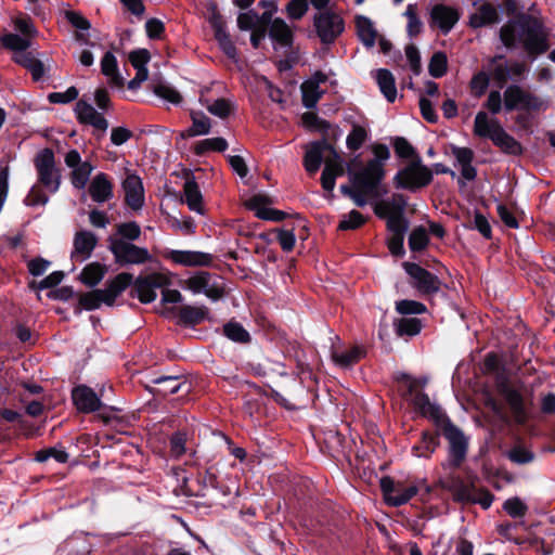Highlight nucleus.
<instances>
[{
  "label": "nucleus",
  "instance_id": "37",
  "mask_svg": "<svg viewBox=\"0 0 555 555\" xmlns=\"http://www.w3.org/2000/svg\"><path fill=\"white\" fill-rule=\"evenodd\" d=\"M356 26L358 36L363 44L367 48H373L376 42L377 30L372 21L365 16H358L356 18Z\"/></svg>",
  "mask_w": 555,
  "mask_h": 555
},
{
  "label": "nucleus",
  "instance_id": "33",
  "mask_svg": "<svg viewBox=\"0 0 555 555\" xmlns=\"http://www.w3.org/2000/svg\"><path fill=\"white\" fill-rule=\"evenodd\" d=\"M365 354V349L361 346H353L347 350L335 349L332 352L333 361L340 367H349L360 361Z\"/></svg>",
  "mask_w": 555,
  "mask_h": 555
},
{
  "label": "nucleus",
  "instance_id": "64",
  "mask_svg": "<svg viewBox=\"0 0 555 555\" xmlns=\"http://www.w3.org/2000/svg\"><path fill=\"white\" fill-rule=\"evenodd\" d=\"M488 86L489 76L485 72H479L472 78L470 88L477 96L482 95L486 92Z\"/></svg>",
  "mask_w": 555,
  "mask_h": 555
},
{
  "label": "nucleus",
  "instance_id": "24",
  "mask_svg": "<svg viewBox=\"0 0 555 555\" xmlns=\"http://www.w3.org/2000/svg\"><path fill=\"white\" fill-rule=\"evenodd\" d=\"M182 202L185 203L191 211L198 215H205V206L202 191L194 178L186 179L183 185Z\"/></svg>",
  "mask_w": 555,
  "mask_h": 555
},
{
  "label": "nucleus",
  "instance_id": "12",
  "mask_svg": "<svg viewBox=\"0 0 555 555\" xmlns=\"http://www.w3.org/2000/svg\"><path fill=\"white\" fill-rule=\"evenodd\" d=\"M169 284L166 275L160 273H153L143 279H138L134 282V292L143 304H150L157 297L156 291Z\"/></svg>",
  "mask_w": 555,
  "mask_h": 555
},
{
  "label": "nucleus",
  "instance_id": "60",
  "mask_svg": "<svg viewBox=\"0 0 555 555\" xmlns=\"http://www.w3.org/2000/svg\"><path fill=\"white\" fill-rule=\"evenodd\" d=\"M215 38L217 39L219 47L221 50L230 57L235 59L236 57V49L230 38V35L224 31H219L215 34Z\"/></svg>",
  "mask_w": 555,
  "mask_h": 555
},
{
  "label": "nucleus",
  "instance_id": "26",
  "mask_svg": "<svg viewBox=\"0 0 555 555\" xmlns=\"http://www.w3.org/2000/svg\"><path fill=\"white\" fill-rule=\"evenodd\" d=\"M133 282L130 273L122 272L111 280L106 287L101 289L104 296V305L113 306L116 298Z\"/></svg>",
  "mask_w": 555,
  "mask_h": 555
},
{
  "label": "nucleus",
  "instance_id": "23",
  "mask_svg": "<svg viewBox=\"0 0 555 555\" xmlns=\"http://www.w3.org/2000/svg\"><path fill=\"white\" fill-rule=\"evenodd\" d=\"M328 144L325 140L314 141L306 145V153L304 157V167L310 175L315 173L322 163L324 152H328Z\"/></svg>",
  "mask_w": 555,
  "mask_h": 555
},
{
  "label": "nucleus",
  "instance_id": "55",
  "mask_svg": "<svg viewBox=\"0 0 555 555\" xmlns=\"http://www.w3.org/2000/svg\"><path fill=\"white\" fill-rule=\"evenodd\" d=\"M117 234L119 235L117 238L130 242L139 238L141 229L135 222H125L117 227Z\"/></svg>",
  "mask_w": 555,
  "mask_h": 555
},
{
  "label": "nucleus",
  "instance_id": "19",
  "mask_svg": "<svg viewBox=\"0 0 555 555\" xmlns=\"http://www.w3.org/2000/svg\"><path fill=\"white\" fill-rule=\"evenodd\" d=\"M151 55L146 49H139L130 52L129 61L133 68L137 70L135 77L128 82V89L138 90L142 82L149 77V70L146 68L150 62Z\"/></svg>",
  "mask_w": 555,
  "mask_h": 555
},
{
  "label": "nucleus",
  "instance_id": "54",
  "mask_svg": "<svg viewBox=\"0 0 555 555\" xmlns=\"http://www.w3.org/2000/svg\"><path fill=\"white\" fill-rule=\"evenodd\" d=\"M50 457H53L59 463H65L68 460V453L64 449L57 448H49L36 453V461L38 462H46Z\"/></svg>",
  "mask_w": 555,
  "mask_h": 555
},
{
  "label": "nucleus",
  "instance_id": "16",
  "mask_svg": "<svg viewBox=\"0 0 555 555\" xmlns=\"http://www.w3.org/2000/svg\"><path fill=\"white\" fill-rule=\"evenodd\" d=\"M75 114L80 124L89 125L103 133L108 128L105 117L86 101H78L76 103Z\"/></svg>",
  "mask_w": 555,
  "mask_h": 555
},
{
  "label": "nucleus",
  "instance_id": "30",
  "mask_svg": "<svg viewBox=\"0 0 555 555\" xmlns=\"http://www.w3.org/2000/svg\"><path fill=\"white\" fill-rule=\"evenodd\" d=\"M325 80L323 74H317L312 79L305 81L301 85L302 103L306 107L312 108L317 105L318 101L323 94L320 88V82Z\"/></svg>",
  "mask_w": 555,
  "mask_h": 555
},
{
  "label": "nucleus",
  "instance_id": "43",
  "mask_svg": "<svg viewBox=\"0 0 555 555\" xmlns=\"http://www.w3.org/2000/svg\"><path fill=\"white\" fill-rule=\"evenodd\" d=\"M63 15L76 29L81 31L77 34V40H85L83 31H88L91 26L89 21L80 12L69 9L64 10Z\"/></svg>",
  "mask_w": 555,
  "mask_h": 555
},
{
  "label": "nucleus",
  "instance_id": "14",
  "mask_svg": "<svg viewBox=\"0 0 555 555\" xmlns=\"http://www.w3.org/2000/svg\"><path fill=\"white\" fill-rule=\"evenodd\" d=\"M121 186L127 205L133 210H140L144 205V188L141 178L127 170Z\"/></svg>",
  "mask_w": 555,
  "mask_h": 555
},
{
  "label": "nucleus",
  "instance_id": "4",
  "mask_svg": "<svg viewBox=\"0 0 555 555\" xmlns=\"http://www.w3.org/2000/svg\"><path fill=\"white\" fill-rule=\"evenodd\" d=\"M433 180V171L425 166L420 156L400 169L393 178L396 188L410 191L420 190Z\"/></svg>",
  "mask_w": 555,
  "mask_h": 555
},
{
  "label": "nucleus",
  "instance_id": "32",
  "mask_svg": "<svg viewBox=\"0 0 555 555\" xmlns=\"http://www.w3.org/2000/svg\"><path fill=\"white\" fill-rule=\"evenodd\" d=\"M101 72L111 86L120 88L125 85L124 76L118 73L116 56L109 51L104 54L101 61Z\"/></svg>",
  "mask_w": 555,
  "mask_h": 555
},
{
  "label": "nucleus",
  "instance_id": "56",
  "mask_svg": "<svg viewBox=\"0 0 555 555\" xmlns=\"http://www.w3.org/2000/svg\"><path fill=\"white\" fill-rule=\"evenodd\" d=\"M396 309L401 314H422L426 311V307L415 300H400L396 304Z\"/></svg>",
  "mask_w": 555,
  "mask_h": 555
},
{
  "label": "nucleus",
  "instance_id": "31",
  "mask_svg": "<svg viewBox=\"0 0 555 555\" xmlns=\"http://www.w3.org/2000/svg\"><path fill=\"white\" fill-rule=\"evenodd\" d=\"M406 199L402 194H393L390 198L377 202L374 211L378 217L403 214Z\"/></svg>",
  "mask_w": 555,
  "mask_h": 555
},
{
  "label": "nucleus",
  "instance_id": "13",
  "mask_svg": "<svg viewBox=\"0 0 555 555\" xmlns=\"http://www.w3.org/2000/svg\"><path fill=\"white\" fill-rule=\"evenodd\" d=\"M405 272L413 279L414 286L423 294H435L440 289V280L416 263L404 262Z\"/></svg>",
  "mask_w": 555,
  "mask_h": 555
},
{
  "label": "nucleus",
  "instance_id": "21",
  "mask_svg": "<svg viewBox=\"0 0 555 555\" xmlns=\"http://www.w3.org/2000/svg\"><path fill=\"white\" fill-rule=\"evenodd\" d=\"M459 21L457 12L444 4H436L430 11V23L448 34Z\"/></svg>",
  "mask_w": 555,
  "mask_h": 555
},
{
  "label": "nucleus",
  "instance_id": "44",
  "mask_svg": "<svg viewBox=\"0 0 555 555\" xmlns=\"http://www.w3.org/2000/svg\"><path fill=\"white\" fill-rule=\"evenodd\" d=\"M448 69V59L446 53L443 52H436L433 54L429 65H428V72L431 77L434 78H440L442 77Z\"/></svg>",
  "mask_w": 555,
  "mask_h": 555
},
{
  "label": "nucleus",
  "instance_id": "46",
  "mask_svg": "<svg viewBox=\"0 0 555 555\" xmlns=\"http://www.w3.org/2000/svg\"><path fill=\"white\" fill-rule=\"evenodd\" d=\"M367 139V131L362 126H353L346 139V145L351 151L359 150Z\"/></svg>",
  "mask_w": 555,
  "mask_h": 555
},
{
  "label": "nucleus",
  "instance_id": "17",
  "mask_svg": "<svg viewBox=\"0 0 555 555\" xmlns=\"http://www.w3.org/2000/svg\"><path fill=\"white\" fill-rule=\"evenodd\" d=\"M96 243L98 238L92 232L87 230L78 231L74 236L72 259L79 262L87 260L95 248Z\"/></svg>",
  "mask_w": 555,
  "mask_h": 555
},
{
  "label": "nucleus",
  "instance_id": "57",
  "mask_svg": "<svg viewBox=\"0 0 555 555\" xmlns=\"http://www.w3.org/2000/svg\"><path fill=\"white\" fill-rule=\"evenodd\" d=\"M503 509L513 518L525 516L527 512L526 504L518 498H512L504 502Z\"/></svg>",
  "mask_w": 555,
  "mask_h": 555
},
{
  "label": "nucleus",
  "instance_id": "5",
  "mask_svg": "<svg viewBox=\"0 0 555 555\" xmlns=\"http://www.w3.org/2000/svg\"><path fill=\"white\" fill-rule=\"evenodd\" d=\"M183 288L194 295L203 294L208 299L217 301L224 295V281L219 275L199 271L182 282Z\"/></svg>",
  "mask_w": 555,
  "mask_h": 555
},
{
  "label": "nucleus",
  "instance_id": "10",
  "mask_svg": "<svg viewBox=\"0 0 555 555\" xmlns=\"http://www.w3.org/2000/svg\"><path fill=\"white\" fill-rule=\"evenodd\" d=\"M314 26L321 41L331 43L343 33L344 21L340 15L326 11L315 16Z\"/></svg>",
  "mask_w": 555,
  "mask_h": 555
},
{
  "label": "nucleus",
  "instance_id": "62",
  "mask_svg": "<svg viewBox=\"0 0 555 555\" xmlns=\"http://www.w3.org/2000/svg\"><path fill=\"white\" fill-rule=\"evenodd\" d=\"M208 112L220 118H224L231 113V104L224 99H218L206 105Z\"/></svg>",
  "mask_w": 555,
  "mask_h": 555
},
{
  "label": "nucleus",
  "instance_id": "18",
  "mask_svg": "<svg viewBox=\"0 0 555 555\" xmlns=\"http://www.w3.org/2000/svg\"><path fill=\"white\" fill-rule=\"evenodd\" d=\"M271 202L268 196L257 194L245 202V207L255 212L256 217L263 220L280 221L284 219V212L270 208Z\"/></svg>",
  "mask_w": 555,
  "mask_h": 555
},
{
  "label": "nucleus",
  "instance_id": "40",
  "mask_svg": "<svg viewBox=\"0 0 555 555\" xmlns=\"http://www.w3.org/2000/svg\"><path fill=\"white\" fill-rule=\"evenodd\" d=\"M505 454L511 462L517 465L529 464L535 459L534 452L521 442H516Z\"/></svg>",
  "mask_w": 555,
  "mask_h": 555
},
{
  "label": "nucleus",
  "instance_id": "41",
  "mask_svg": "<svg viewBox=\"0 0 555 555\" xmlns=\"http://www.w3.org/2000/svg\"><path fill=\"white\" fill-rule=\"evenodd\" d=\"M106 273L105 266L99 262H92L85 267L80 273V281L87 286L93 287L98 285Z\"/></svg>",
  "mask_w": 555,
  "mask_h": 555
},
{
  "label": "nucleus",
  "instance_id": "20",
  "mask_svg": "<svg viewBox=\"0 0 555 555\" xmlns=\"http://www.w3.org/2000/svg\"><path fill=\"white\" fill-rule=\"evenodd\" d=\"M500 13L498 7L492 3L483 2L475 4L474 11L469 16V24L474 28L489 26L499 22Z\"/></svg>",
  "mask_w": 555,
  "mask_h": 555
},
{
  "label": "nucleus",
  "instance_id": "25",
  "mask_svg": "<svg viewBox=\"0 0 555 555\" xmlns=\"http://www.w3.org/2000/svg\"><path fill=\"white\" fill-rule=\"evenodd\" d=\"M168 257L172 262L186 267H204L211 262V256L202 251L171 250Z\"/></svg>",
  "mask_w": 555,
  "mask_h": 555
},
{
  "label": "nucleus",
  "instance_id": "22",
  "mask_svg": "<svg viewBox=\"0 0 555 555\" xmlns=\"http://www.w3.org/2000/svg\"><path fill=\"white\" fill-rule=\"evenodd\" d=\"M75 406L81 413H92L101 405L96 393L87 386H78L72 392Z\"/></svg>",
  "mask_w": 555,
  "mask_h": 555
},
{
  "label": "nucleus",
  "instance_id": "1",
  "mask_svg": "<svg viewBox=\"0 0 555 555\" xmlns=\"http://www.w3.org/2000/svg\"><path fill=\"white\" fill-rule=\"evenodd\" d=\"M373 158L361 165L359 156H354L348 165L351 183L363 191L369 197L379 196V185L385 178V165L390 158V151L385 144L372 145Z\"/></svg>",
  "mask_w": 555,
  "mask_h": 555
},
{
  "label": "nucleus",
  "instance_id": "9",
  "mask_svg": "<svg viewBox=\"0 0 555 555\" xmlns=\"http://www.w3.org/2000/svg\"><path fill=\"white\" fill-rule=\"evenodd\" d=\"M64 162L66 166L72 169L70 180L74 188L79 190L85 189L94 169L91 163L81 160V156L77 150L68 151Z\"/></svg>",
  "mask_w": 555,
  "mask_h": 555
},
{
  "label": "nucleus",
  "instance_id": "42",
  "mask_svg": "<svg viewBox=\"0 0 555 555\" xmlns=\"http://www.w3.org/2000/svg\"><path fill=\"white\" fill-rule=\"evenodd\" d=\"M208 310L206 307L184 306L180 309L179 315L185 324H198L206 319Z\"/></svg>",
  "mask_w": 555,
  "mask_h": 555
},
{
  "label": "nucleus",
  "instance_id": "49",
  "mask_svg": "<svg viewBox=\"0 0 555 555\" xmlns=\"http://www.w3.org/2000/svg\"><path fill=\"white\" fill-rule=\"evenodd\" d=\"M429 242L428 234L425 228H415L409 237V247L412 251L423 250Z\"/></svg>",
  "mask_w": 555,
  "mask_h": 555
},
{
  "label": "nucleus",
  "instance_id": "11",
  "mask_svg": "<svg viewBox=\"0 0 555 555\" xmlns=\"http://www.w3.org/2000/svg\"><path fill=\"white\" fill-rule=\"evenodd\" d=\"M146 388L153 395L166 397L179 391L188 393L190 384L183 376H158L152 378L146 385Z\"/></svg>",
  "mask_w": 555,
  "mask_h": 555
},
{
  "label": "nucleus",
  "instance_id": "51",
  "mask_svg": "<svg viewBox=\"0 0 555 555\" xmlns=\"http://www.w3.org/2000/svg\"><path fill=\"white\" fill-rule=\"evenodd\" d=\"M154 93L158 98L167 101L168 103L175 104V105L180 104L182 101L181 94L173 87H171L169 85L160 83V85L156 86L154 88Z\"/></svg>",
  "mask_w": 555,
  "mask_h": 555
},
{
  "label": "nucleus",
  "instance_id": "45",
  "mask_svg": "<svg viewBox=\"0 0 555 555\" xmlns=\"http://www.w3.org/2000/svg\"><path fill=\"white\" fill-rule=\"evenodd\" d=\"M492 77L499 83H505L511 79V72L508 69V62L504 61L503 56H495L491 61Z\"/></svg>",
  "mask_w": 555,
  "mask_h": 555
},
{
  "label": "nucleus",
  "instance_id": "61",
  "mask_svg": "<svg viewBox=\"0 0 555 555\" xmlns=\"http://www.w3.org/2000/svg\"><path fill=\"white\" fill-rule=\"evenodd\" d=\"M78 90L75 87H69L63 92H53L49 94V101L51 103L66 104L78 98Z\"/></svg>",
  "mask_w": 555,
  "mask_h": 555
},
{
  "label": "nucleus",
  "instance_id": "3",
  "mask_svg": "<svg viewBox=\"0 0 555 555\" xmlns=\"http://www.w3.org/2000/svg\"><path fill=\"white\" fill-rule=\"evenodd\" d=\"M438 435L449 442L450 463L457 467L465 460L468 449V438L450 422V418H434Z\"/></svg>",
  "mask_w": 555,
  "mask_h": 555
},
{
  "label": "nucleus",
  "instance_id": "27",
  "mask_svg": "<svg viewBox=\"0 0 555 555\" xmlns=\"http://www.w3.org/2000/svg\"><path fill=\"white\" fill-rule=\"evenodd\" d=\"M451 152L456 160V166L461 168L462 177L467 181L474 180L477 176V171L476 168L472 165L474 159L473 150L468 147L451 145Z\"/></svg>",
  "mask_w": 555,
  "mask_h": 555
},
{
  "label": "nucleus",
  "instance_id": "28",
  "mask_svg": "<svg viewBox=\"0 0 555 555\" xmlns=\"http://www.w3.org/2000/svg\"><path fill=\"white\" fill-rule=\"evenodd\" d=\"M501 128L502 125L498 118L490 116L483 111L476 114L474 121L475 135L491 140Z\"/></svg>",
  "mask_w": 555,
  "mask_h": 555
},
{
  "label": "nucleus",
  "instance_id": "63",
  "mask_svg": "<svg viewBox=\"0 0 555 555\" xmlns=\"http://www.w3.org/2000/svg\"><path fill=\"white\" fill-rule=\"evenodd\" d=\"M363 223L364 218L362 214L357 210H351L347 216L344 217L338 228L340 230H351L359 228Z\"/></svg>",
  "mask_w": 555,
  "mask_h": 555
},
{
  "label": "nucleus",
  "instance_id": "52",
  "mask_svg": "<svg viewBox=\"0 0 555 555\" xmlns=\"http://www.w3.org/2000/svg\"><path fill=\"white\" fill-rule=\"evenodd\" d=\"M79 304L86 310H95L100 308V306L104 304V296L102 295V291L96 289L82 295L79 299Z\"/></svg>",
  "mask_w": 555,
  "mask_h": 555
},
{
  "label": "nucleus",
  "instance_id": "58",
  "mask_svg": "<svg viewBox=\"0 0 555 555\" xmlns=\"http://www.w3.org/2000/svg\"><path fill=\"white\" fill-rule=\"evenodd\" d=\"M308 8V0H291L286 12L289 18L299 20L307 13Z\"/></svg>",
  "mask_w": 555,
  "mask_h": 555
},
{
  "label": "nucleus",
  "instance_id": "50",
  "mask_svg": "<svg viewBox=\"0 0 555 555\" xmlns=\"http://www.w3.org/2000/svg\"><path fill=\"white\" fill-rule=\"evenodd\" d=\"M500 392L503 395V397L505 398L507 403L512 406V409L515 412H519L521 410L522 397L517 389H515L506 384H501Z\"/></svg>",
  "mask_w": 555,
  "mask_h": 555
},
{
  "label": "nucleus",
  "instance_id": "35",
  "mask_svg": "<svg viewBox=\"0 0 555 555\" xmlns=\"http://www.w3.org/2000/svg\"><path fill=\"white\" fill-rule=\"evenodd\" d=\"M414 411L422 416H441L442 410L439 404L433 401L426 393L417 392L413 397Z\"/></svg>",
  "mask_w": 555,
  "mask_h": 555
},
{
  "label": "nucleus",
  "instance_id": "2",
  "mask_svg": "<svg viewBox=\"0 0 555 555\" xmlns=\"http://www.w3.org/2000/svg\"><path fill=\"white\" fill-rule=\"evenodd\" d=\"M500 37L505 47H515L522 43L530 55H538L547 50V33L542 23L532 16H522L517 22L505 24L501 28Z\"/></svg>",
  "mask_w": 555,
  "mask_h": 555
},
{
  "label": "nucleus",
  "instance_id": "59",
  "mask_svg": "<svg viewBox=\"0 0 555 555\" xmlns=\"http://www.w3.org/2000/svg\"><path fill=\"white\" fill-rule=\"evenodd\" d=\"M385 218L387 219V227L392 234H404L408 230V222L404 219L403 214L389 215Z\"/></svg>",
  "mask_w": 555,
  "mask_h": 555
},
{
  "label": "nucleus",
  "instance_id": "48",
  "mask_svg": "<svg viewBox=\"0 0 555 555\" xmlns=\"http://www.w3.org/2000/svg\"><path fill=\"white\" fill-rule=\"evenodd\" d=\"M224 335L236 343H247L250 339L248 332L236 322H230L223 327Z\"/></svg>",
  "mask_w": 555,
  "mask_h": 555
},
{
  "label": "nucleus",
  "instance_id": "8",
  "mask_svg": "<svg viewBox=\"0 0 555 555\" xmlns=\"http://www.w3.org/2000/svg\"><path fill=\"white\" fill-rule=\"evenodd\" d=\"M109 249L116 261L121 264H140L150 259L146 248L135 246L122 238H111Z\"/></svg>",
  "mask_w": 555,
  "mask_h": 555
},
{
  "label": "nucleus",
  "instance_id": "53",
  "mask_svg": "<svg viewBox=\"0 0 555 555\" xmlns=\"http://www.w3.org/2000/svg\"><path fill=\"white\" fill-rule=\"evenodd\" d=\"M228 149V142L223 138H210L201 141L197 144V153H205L208 151L223 152Z\"/></svg>",
  "mask_w": 555,
  "mask_h": 555
},
{
  "label": "nucleus",
  "instance_id": "38",
  "mask_svg": "<svg viewBox=\"0 0 555 555\" xmlns=\"http://www.w3.org/2000/svg\"><path fill=\"white\" fill-rule=\"evenodd\" d=\"M270 37L282 47H289L293 40V33L283 20L275 18L270 26Z\"/></svg>",
  "mask_w": 555,
  "mask_h": 555
},
{
  "label": "nucleus",
  "instance_id": "15",
  "mask_svg": "<svg viewBox=\"0 0 555 555\" xmlns=\"http://www.w3.org/2000/svg\"><path fill=\"white\" fill-rule=\"evenodd\" d=\"M332 157L325 159L324 169L321 176V183L325 191L332 192L335 188V180L345 172L344 162L334 146H328Z\"/></svg>",
  "mask_w": 555,
  "mask_h": 555
},
{
  "label": "nucleus",
  "instance_id": "7",
  "mask_svg": "<svg viewBox=\"0 0 555 555\" xmlns=\"http://www.w3.org/2000/svg\"><path fill=\"white\" fill-rule=\"evenodd\" d=\"M35 167L39 181L49 192L55 193L61 184V176L55 167L53 152L49 149L40 151L36 156Z\"/></svg>",
  "mask_w": 555,
  "mask_h": 555
},
{
  "label": "nucleus",
  "instance_id": "47",
  "mask_svg": "<svg viewBox=\"0 0 555 555\" xmlns=\"http://www.w3.org/2000/svg\"><path fill=\"white\" fill-rule=\"evenodd\" d=\"M1 42L4 48L15 51L16 53L27 50L30 46V40L28 38L18 36L16 34L4 35L1 39Z\"/></svg>",
  "mask_w": 555,
  "mask_h": 555
},
{
  "label": "nucleus",
  "instance_id": "29",
  "mask_svg": "<svg viewBox=\"0 0 555 555\" xmlns=\"http://www.w3.org/2000/svg\"><path fill=\"white\" fill-rule=\"evenodd\" d=\"M89 194L94 202L100 204L113 197V185L105 173L99 172L94 176L89 185Z\"/></svg>",
  "mask_w": 555,
  "mask_h": 555
},
{
  "label": "nucleus",
  "instance_id": "6",
  "mask_svg": "<svg viewBox=\"0 0 555 555\" xmlns=\"http://www.w3.org/2000/svg\"><path fill=\"white\" fill-rule=\"evenodd\" d=\"M504 108L512 111H540L545 108L543 100L518 85L508 86L503 93Z\"/></svg>",
  "mask_w": 555,
  "mask_h": 555
},
{
  "label": "nucleus",
  "instance_id": "39",
  "mask_svg": "<svg viewBox=\"0 0 555 555\" xmlns=\"http://www.w3.org/2000/svg\"><path fill=\"white\" fill-rule=\"evenodd\" d=\"M376 81L384 96L393 102L397 99V88L392 74L387 69H378L376 73Z\"/></svg>",
  "mask_w": 555,
  "mask_h": 555
},
{
  "label": "nucleus",
  "instance_id": "36",
  "mask_svg": "<svg viewBox=\"0 0 555 555\" xmlns=\"http://www.w3.org/2000/svg\"><path fill=\"white\" fill-rule=\"evenodd\" d=\"M493 144L498 146L502 152L512 155H519L522 152L520 143L515 140L509 133L502 127L494 137L491 139Z\"/></svg>",
  "mask_w": 555,
  "mask_h": 555
},
{
  "label": "nucleus",
  "instance_id": "34",
  "mask_svg": "<svg viewBox=\"0 0 555 555\" xmlns=\"http://www.w3.org/2000/svg\"><path fill=\"white\" fill-rule=\"evenodd\" d=\"M192 126L179 133L181 139H185L189 137H197L205 135L210 130V120L209 118L202 112H191Z\"/></svg>",
  "mask_w": 555,
  "mask_h": 555
}]
</instances>
